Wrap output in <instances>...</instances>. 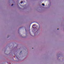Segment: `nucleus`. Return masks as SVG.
<instances>
[{
  "label": "nucleus",
  "mask_w": 64,
  "mask_h": 64,
  "mask_svg": "<svg viewBox=\"0 0 64 64\" xmlns=\"http://www.w3.org/2000/svg\"><path fill=\"white\" fill-rule=\"evenodd\" d=\"M35 27V25L34 24L32 26V27L33 28H34V29H35L36 28V27L34 28Z\"/></svg>",
  "instance_id": "1"
},
{
  "label": "nucleus",
  "mask_w": 64,
  "mask_h": 64,
  "mask_svg": "<svg viewBox=\"0 0 64 64\" xmlns=\"http://www.w3.org/2000/svg\"><path fill=\"white\" fill-rule=\"evenodd\" d=\"M20 3H21L22 4V3H23V1H21L20 2Z\"/></svg>",
  "instance_id": "2"
},
{
  "label": "nucleus",
  "mask_w": 64,
  "mask_h": 64,
  "mask_svg": "<svg viewBox=\"0 0 64 64\" xmlns=\"http://www.w3.org/2000/svg\"><path fill=\"white\" fill-rule=\"evenodd\" d=\"M42 6H45V4H42Z\"/></svg>",
  "instance_id": "3"
},
{
  "label": "nucleus",
  "mask_w": 64,
  "mask_h": 64,
  "mask_svg": "<svg viewBox=\"0 0 64 64\" xmlns=\"http://www.w3.org/2000/svg\"><path fill=\"white\" fill-rule=\"evenodd\" d=\"M20 29H21V28H19V30H20Z\"/></svg>",
  "instance_id": "4"
},
{
  "label": "nucleus",
  "mask_w": 64,
  "mask_h": 64,
  "mask_svg": "<svg viewBox=\"0 0 64 64\" xmlns=\"http://www.w3.org/2000/svg\"><path fill=\"white\" fill-rule=\"evenodd\" d=\"M13 5V4H12V6Z\"/></svg>",
  "instance_id": "5"
},
{
  "label": "nucleus",
  "mask_w": 64,
  "mask_h": 64,
  "mask_svg": "<svg viewBox=\"0 0 64 64\" xmlns=\"http://www.w3.org/2000/svg\"><path fill=\"white\" fill-rule=\"evenodd\" d=\"M21 52H22V51H21V52H20V53H21Z\"/></svg>",
  "instance_id": "6"
},
{
  "label": "nucleus",
  "mask_w": 64,
  "mask_h": 64,
  "mask_svg": "<svg viewBox=\"0 0 64 64\" xmlns=\"http://www.w3.org/2000/svg\"><path fill=\"white\" fill-rule=\"evenodd\" d=\"M58 30H59V28H58Z\"/></svg>",
  "instance_id": "7"
},
{
  "label": "nucleus",
  "mask_w": 64,
  "mask_h": 64,
  "mask_svg": "<svg viewBox=\"0 0 64 64\" xmlns=\"http://www.w3.org/2000/svg\"><path fill=\"white\" fill-rule=\"evenodd\" d=\"M58 57H60V56H58Z\"/></svg>",
  "instance_id": "8"
},
{
  "label": "nucleus",
  "mask_w": 64,
  "mask_h": 64,
  "mask_svg": "<svg viewBox=\"0 0 64 64\" xmlns=\"http://www.w3.org/2000/svg\"><path fill=\"white\" fill-rule=\"evenodd\" d=\"M25 30H26V29H25Z\"/></svg>",
  "instance_id": "9"
},
{
  "label": "nucleus",
  "mask_w": 64,
  "mask_h": 64,
  "mask_svg": "<svg viewBox=\"0 0 64 64\" xmlns=\"http://www.w3.org/2000/svg\"><path fill=\"white\" fill-rule=\"evenodd\" d=\"M32 49H33V48H32Z\"/></svg>",
  "instance_id": "10"
}]
</instances>
